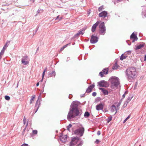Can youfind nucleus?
Returning <instances> with one entry per match:
<instances>
[{
  "label": "nucleus",
  "mask_w": 146,
  "mask_h": 146,
  "mask_svg": "<svg viewBox=\"0 0 146 146\" xmlns=\"http://www.w3.org/2000/svg\"><path fill=\"white\" fill-rule=\"evenodd\" d=\"M80 103V102L77 101H74L72 103L67 116V119L69 121L76 116H80L81 115V111L78 109Z\"/></svg>",
  "instance_id": "obj_1"
},
{
  "label": "nucleus",
  "mask_w": 146,
  "mask_h": 146,
  "mask_svg": "<svg viewBox=\"0 0 146 146\" xmlns=\"http://www.w3.org/2000/svg\"><path fill=\"white\" fill-rule=\"evenodd\" d=\"M126 74L129 81H131L136 77L137 74L136 69L135 68L131 67L127 69Z\"/></svg>",
  "instance_id": "obj_2"
},
{
  "label": "nucleus",
  "mask_w": 146,
  "mask_h": 146,
  "mask_svg": "<svg viewBox=\"0 0 146 146\" xmlns=\"http://www.w3.org/2000/svg\"><path fill=\"white\" fill-rule=\"evenodd\" d=\"M109 81L111 83V87L112 89L117 88L120 84L119 79L115 76H112L109 79Z\"/></svg>",
  "instance_id": "obj_3"
},
{
  "label": "nucleus",
  "mask_w": 146,
  "mask_h": 146,
  "mask_svg": "<svg viewBox=\"0 0 146 146\" xmlns=\"http://www.w3.org/2000/svg\"><path fill=\"white\" fill-rule=\"evenodd\" d=\"M83 143V141H79L77 139L74 138L70 142V146H81Z\"/></svg>",
  "instance_id": "obj_4"
},
{
  "label": "nucleus",
  "mask_w": 146,
  "mask_h": 146,
  "mask_svg": "<svg viewBox=\"0 0 146 146\" xmlns=\"http://www.w3.org/2000/svg\"><path fill=\"white\" fill-rule=\"evenodd\" d=\"M99 28H100V33L101 35H104L106 33V30L104 22H102L99 25Z\"/></svg>",
  "instance_id": "obj_5"
},
{
  "label": "nucleus",
  "mask_w": 146,
  "mask_h": 146,
  "mask_svg": "<svg viewBox=\"0 0 146 146\" xmlns=\"http://www.w3.org/2000/svg\"><path fill=\"white\" fill-rule=\"evenodd\" d=\"M84 129L83 127H82L77 129L74 131V133L80 136H82L84 134Z\"/></svg>",
  "instance_id": "obj_6"
},
{
  "label": "nucleus",
  "mask_w": 146,
  "mask_h": 146,
  "mask_svg": "<svg viewBox=\"0 0 146 146\" xmlns=\"http://www.w3.org/2000/svg\"><path fill=\"white\" fill-rule=\"evenodd\" d=\"M90 41L91 43H95L98 41V38L96 36H95L94 35H92L91 37Z\"/></svg>",
  "instance_id": "obj_7"
},
{
  "label": "nucleus",
  "mask_w": 146,
  "mask_h": 146,
  "mask_svg": "<svg viewBox=\"0 0 146 146\" xmlns=\"http://www.w3.org/2000/svg\"><path fill=\"white\" fill-rule=\"evenodd\" d=\"M130 38L131 39H132V42H134L135 41H137L138 39V38L136 35L134 33H133L131 35Z\"/></svg>",
  "instance_id": "obj_8"
},
{
  "label": "nucleus",
  "mask_w": 146,
  "mask_h": 146,
  "mask_svg": "<svg viewBox=\"0 0 146 146\" xmlns=\"http://www.w3.org/2000/svg\"><path fill=\"white\" fill-rule=\"evenodd\" d=\"M98 83L100 87H106L107 86V83L104 80H102L98 82Z\"/></svg>",
  "instance_id": "obj_9"
},
{
  "label": "nucleus",
  "mask_w": 146,
  "mask_h": 146,
  "mask_svg": "<svg viewBox=\"0 0 146 146\" xmlns=\"http://www.w3.org/2000/svg\"><path fill=\"white\" fill-rule=\"evenodd\" d=\"M104 106V104H103L100 103L96 106V110L98 111L102 110L103 109Z\"/></svg>",
  "instance_id": "obj_10"
},
{
  "label": "nucleus",
  "mask_w": 146,
  "mask_h": 146,
  "mask_svg": "<svg viewBox=\"0 0 146 146\" xmlns=\"http://www.w3.org/2000/svg\"><path fill=\"white\" fill-rule=\"evenodd\" d=\"M107 12L106 11H104L99 14V16L100 17L105 18L107 16Z\"/></svg>",
  "instance_id": "obj_11"
},
{
  "label": "nucleus",
  "mask_w": 146,
  "mask_h": 146,
  "mask_svg": "<svg viewBox=\"0 0 146 146\" xmlns=\"http://www.w3.org/2000/svg\"><path fill=\"white\" fill-rule=\"evenodd\" d=\"M100 22V21H97L95 24H94L92 28V32H94L95 31L96 28L99 24Z\"/></svg>",
  "instance_id": "obj_12"
},
{
  "label": "nucleus",
  "mask_w": 146,
  "mask_h": 146,
  "mask_svg": "<svg viewBox=\"0 0 146 146\" xmlns=\"http://www.w3.org/2000/svg\"><path fill=\"white\" fill-rule=\"evenodd\" d=\"M60 138L62 142H65L67 140V136L66 135L60 136Z\"/></svg>",
  "instance_id": "obj_13"
},
{
  "label": "nucleus",
  "mask_w": 146,
  "mask_h": 146,
  "mask_svg": "<svg viewBox=\"0 0 146 146\" xmlns=\"http://www.w3.org/2000/svg\"><path fill=\"white\" fill-rule=\"evenodd\" d=\"M94 86L95 85L94 84L90 85L87 89L86 90V92L87 93H89L91 92L92 89L94 87Z\"/></svg>",
  "instance_id": "obj_14"
},
{
  "label": "nucleus",
  "mask_w": 146,
  "mask_h": 146,
  "mask_svg": "<svg viewBox=\"0 0 146 146\" xmlns=\"http://www.w3.org/2000/svg\"><path fill=\"white\" fill-rule=\"evenodd\" d=\"M27 56H25L22 59V63L24 65H27L29 63L27 61L25 60H27Z\"/></svg>",
  "instance_id": "obj_15"
},
{
  "label": "nucleus",
  "mask_w": 146,
  "mask_h": 146,
  "mask_svg": "<svg viewBox=\"0 0 146 146\" xmlns=\"http://www.w3.org/2000/svg\"><path fill=\"white\" fill-rule=\"evenodd\" d=\"M99 89L102 91V92L104 95H107L108 94V91L104 88H100Z\"/></svg>",
  "instance_id": "obj_16"
},
{
  "label": "nucleus",
  "mask_w": 146,
  "mask_h": 146,
  "mask_svg": "<svg viewBox=\"0 0 146 146\" xmlns=\"http://www.w3.org/2000/svg\"><path fill=\"white\" fill-rule=\"evenodd\" d=\"M145 44L143 43L142 44H139V45L137 46L136 48V49L138 50L141 49L144 46Z\"/></svg>",
  "instance_id": "obj_17"
},
{
  "label": "nucleus",
  "mask_w": 146,
  "mask_h": 146,
  "mask_svg": "<svg viewBox=\"0 0 146 146\" xmlns=\"http://www.w3.org/2000/svg\"><path fill=\"white\" fill-rule=\"evenodd\" d=\"M110 110L112 112L116 111V107L114 105H112L110 108Z\"/></svg>",
  "instance_id": "obj_18"
},
{
  "label": "nucleus",
  "mask_w": 146,
  "mask_h": 146,
  "mask_svg": "<svg viewBox=\"0 0 146 146\" xmlns=\"http://www.w3.org/2000/svg\"><path fill=\"white\" fill-rule=\"evenodd\" d=\"M40 103L39 101L37 100L36 102V104L35 106V107H36L37 108V110L35 112H36V111L38 110V108L39 107V105H40Z\"/></svg>",
  "instance_id": "obj_19"
},
{
  "label": "nucleus",
  "mask_w": 146,
  "mask_h": 146,
  "mask_svg": "<svg viewBox=\"0 0 146 146\" xmlns=\"http://www.w3.org/2000/svg\"><path fill=\"white\" fill-rule=\"evenodd\" d=\"M102 72L104 74H107L108 73V68H106L104 69L103 70Z\"/></svg>",
  "instance_id": "obj_20"
},
{
  "label": "nucleus",
  "mask_w": 146,
  "mask_h": 146,
  "mask_svg": "<svg viewBox=\"0 0 146 146\" xmlns=\"http://www.w3.org/2000/svg\"><path fill=\"white\" fill-rule=\"evenodd\" d=\"M55 74H56L55 71H53L51 73H50L49 74V76L50 77H52L53 76L55 77Z\"/></svg>",
  "instance_id": "obj_21"
},
{
  "label": "nucleus",
  "mask_w": 146,
  "mask_h": 146,
  "mask_svg": "<svg viewBox=\"0 0 146 146\" xmlns=\"http://www.w3.org/2000/svg\"><path fill=\"white\" fill-rule=\"evenodd\" d=\"M90 114L89 112L88 111H86L84 115V116L86 118L90 116Z\"/></svg>",
  "instance_id": "obj_22"
},
{
  "label": "nucleus",
  "mask_w": 146,
  "mask_h": 146,
  "mask_svg": "<svg viewBox=\"0 0 146 146\" xmlns=\"http://www.w3.org/2000/svg\"><path fill=\"white\" fill-rule=\"evenodd\" d=\"M35 98V95L33 96H32V97L31 98V100H30V104H31L33 103V101L34 100Z\"/></svg>",
  "instance_id": "obj_23"
},
{
  "label": "nucleus",
  "mask_w": 146,
  "mask_h": 146,
  "mask_svg": "<svg viewBox=\"0 0 146 146\" xmlns=\"http://www.w3.org/2000/svg\"><path fill=\"white\" fill-rule=\"evenodd\" d=\"M127 56H126L124 55L123 54H122L121 56L120 59L121 60H123L124 59L126 58Z\"/></svg>",
  "instance_id": "obj_24"
},
{
  "label": "nucleus",
  "mask_w": 146,
  "mask_h": 146,
  "mask_svg": "<svg viewBox=\"0 0 146 146\" xmlns=\"http://www.w3.org/2000/svg\"><path fill=\"white\" fill-rule=\"evenodd\" d=\"M132 98V97L131 96H129L126 100V102L127 103H128L131 100Z\"/></svg>",
  "instance_id": "obj_25"
},
{
  "label": "nucleus",
  "mask_w": 146,
  "mask_h": 146,
  "mask_svg": "<svg viewBox=\"0 0 146 146\" xmlns=\"http://www.w3.org/2000/svg\"><path fill=\"white\" fill-rule=\"evenodd\" d=\"M118 65L116 63H115L113 67V69H117L118 68Z\"/></svg>",
  "instance_id": "obj_26"
},
{
  "label": "nucleus",
  "mask_w": 146,
  "mask_h": 146,
  "mask_svg": "<svg viewBox=\"0 0 146 146\" xmlns=\"http://www.w3.org/2000/svg\"><path fill=\"white\" fill-rule=\"evenodd\" d=\"M145 7L144 9H143V11L142 12V14L144 15L145 17H146V11H145Z\"/></svg>",
  "instance_id": "obj_27"
},
{
  "label": "nucleus",
  "mask_w": 146,
  "mask_h": 146,
  "mask_svg": "<svg viewBox=\"0 0 146 146\" xmlns=\"http://www.w3.org/2000/svg\"><path fill=\"white\" fill-rule=\"evenodd\" d=\"M84 33V31L83 30L80 31H79V32L78 33L79 35H83Z\"/></svg>",
  "instance_id": "obj_28"
},
{
  "label": "nucleus",
  "mask_w": 146,
  "mask_h": 146,
  "mask_svg": "<svg viewBox=\"0 0 146 146\" xmlns=\"http://www.w3.org/2000/svg\"><path fill=\"white\" fill-rule=\"evenodd\" d=\"M112 117L111 116H110L107 119V122L108 123H109L112 119Z\"/></svg>",
  "instance_id": "obj_29"
},
{
  "label": "nucleus",
  "mask_w": 146,
  "mask_h": 146,
  "mask_svg": "<svg viewBox=\"0 0 146 146\" xmlns=\"http://www.w3.org/2000/svg\"><path fill=\"white\" fill-rule=\"evenodd\" d=\"M103 7V6L102 5L99 7L98 8V11L100 12L101 11L104 9Z\"/></svg>",
  "instance_id": "obj_30"
},
{
  "label": "nucleus",
  "mask_w": 146,
  "mask_h": 146,
  "mask_svg": "<svg viewBox=\"0 0 146 146\" xmlns=\"http://www.w3.org/2000/svg\"><path fill=\"white\" fill-rule=\"evenodd\" d=\"M72 125L70 124H69L68 126L67 127V129L68 130L70 131V129L72 127Z\"/></svg>",
  "instance_id": "obj_31"
},
{
  "label": "nucleus",
  "mask_w": 146,
  "mask_h": 146,
  "mask_svg": "<svg viewBox=\"0 0 146 146\" xmlns=\"http://www.w3.org/2000/svg\"><path fill=\"white\" fill-rule=\"evenodd\" d=\"M27 125H28V123H27V124L26 125L25 128L24 129L23 131L22 132V134L23 135H24L25 131V129H26V127H27Z\"/></svg>",
  "instance_id": "obj_32"
},
{
  "label": "nucleus",
  "mask_w": 146,
  "mask_h": 146,
  "mask_svg": "<svg viewBox=\"0 0 146 146\" xmlns=\"http://www.w3.org/2000/svg\"><path fill=\"white\" fill-rule=\"evenodd\" d=\"M5 99L7 100H9L10 99V97L7 96H5Z\"/></svg>",
  "instance_id": "obj_33"
},
{
  "label": "nucleus",
  "mask_w": 146,
  "mask_h": 146,
  "mask_svg": "<svg viewBox=\"0 0 146 146\" xmlns=\"http://www.w3.org/2000/svg\"><path fill=\"white\" fill-rule=\"evenodd\" d=\"M45 71H46V70L44 69L43 72V74H42V79L41 80V82L42 81V80L44 77V74H45Z\"/></svg>",
  "instance_id": "obj_34"
},
{
  "label": "nucleus",
  "mask_w": 146,
  "mask_h": 146,
  "mask_svg": "<svg viewBox=\"0 0 146 146\" xmlns=\"http://www.w3.org/2000/svg\"><path fill=\"white\" fill-rule=\"evenodd\" d=\"M33 133L34 134H36L37 133V131L36 130H33L32 131Z\"/></svg>",
  "instance_id": "obj_35"
},
{
  "label": "nucleus",
  "mask_w": 146,
  "mask_h": 146,
  "mask_svg": "<svg viewBox=\"0 0 146 146\" xmlns=\"http://www.w3.org/2000/svg\"><path fill=\"white\" fill-rule=\"evenodd\" d=\"M130 118V115L128 116L124 121L123 122V123H125L126 121Z\"/></svg>",
  "instance_id": "obj_36"
},
{
  "label": "nucleus",
  "mask_w": 146,
  "mask_h": 146,
  "mask_svg": "<svg viewBox=\"0 0 146 146\" xmlns=\"http://www.w3.org/2000/svg\"><path fill=\"white\" fill-rule=\"evenodd\" d=\"M80 35H79L78 33H77V34H76L74 35V38H76L78 37Z\"/></svg>",
  "instance_id": "obj_37"
},
{
  "label": "nucleus",
  "mask_w": 146,
  "mask_h": 146,
  "mask_svg": "<svg viewBox=\"0 0 146 146\" xmlns=\"http://www.w3.org/2000/svg\"><path fill=\"white\" fill-rule=\"evenodd\" d=\"M103 72H100L99 74V75L101 76L102 77H103Z\"/></svg>",
  "instance_id": "obj_38"
},
{
  "label": "nucleus",
  "mask_w": 146,
  "mask_h": 146,
  "mask_svg": "<svg viewBox=\"0 0 146 146\" xmlns=\"http://www.w3.org/2000/svg\"><path fill=\"white\" fill-rule=\"evenodd\" d=\"M37 12L38 13H41L43 12V10L41 9H38Z\"/></svg>",
  "instance_id": "obj_39"
},
{
  "label": "nucleus",
  "mask_w": 146,
  "mask_h": 146,
  "mask_svg": "<svg viewBox=\"0 0 146 146\" xmlns=\"http://www.w3.org/2000/svg\"><path fill=\"white\" fill-rule=\"evenodd\" d=\"M9 41L7 42L6 43L5 45L4 46L7 47L9 44Z\"/></svg>",
  "instance_id": "obj_40"
},
{
  "label": "nucleus",
  "mask_w": 146,
  "mask_h": 146,
  "mask_svg": "<svg viewBox=\"0 0 146 146\" xmlns=\"http://www.w3.org/2000/svg\"><path fill=\"white\" fill-rule=\"evenodd\" d=\"M26 119L25 118V117H24V118L23 120V124L25 125V124L26 122Z\"/></svg>",
  "instance_id": "obj_41"
},
{
  "label": "nucleus",
  "mask_w": 146,
  "mask_h": 146,
  "mask_svg": "<svg viewBox=\"0 0 146 146\" xmlns=\"http://www.w3.org/2000/svg\"><path fill=\"white\" fill-rule=\"evenodd\" d=\"M92 95L93 96H95L96 95V92H93L92 93Z\"/></svg>",
  "instance_id": "obj_42"
},
{
  "label": "nucleus",
  "mask_w": 146,
  "mask_h": 146,
  "mask_svg": "<svg viewBox=\"0 0 146 146\" xmlns=\"http://www.w3.org/2000/svg\"><path fill=\"white\" fill-rule=\"evenodd\" d=\"M100 141L99 140L97 139L95 141V143H98L99 142H100Z\"/></svg>",
  "instance_id": "obj_43"
},
{
  "label": "nucleus",
  "mask_w": 146,
  "mask_h": 146,
  "mask_svg": "<svg viewBox=\"0 0 146 146\" xmlns=\"http://www.w3.org/2000/svg\"><path fill=\"white\" fill-rule=\"evenodd\" d=\"M70 44V43L66 44L64 46H63V47L65 48L67 46H68V45H69Z\"/></svg>",
  "instance_id": "obj_44"
},
{
  "label": "nucleus",
  "mask_w": 146,
  "mask_h": 146,
  "mask_svg": "<svg viewBox=\"0 0 146 146\" xmlns=\"http://www.w3.org/2000/svg\"><path fill=\"white\" fill-rule=\"evenodd\" d=\"M21 146H29V145L27 144H23Z\"/></svg>",
  "instance_id": "obj_45"
},
{
  "label": "nucleus",
  "mask_w": 146,
  "mask_h": 146,
  "mask_svg": "<svg viewBox=\"0 0 146 146\" xmlns=\"http://www.w3.org/2000/svg\"><path fill=\"white\" fill-rule=\"evenodd\" d=\"M100 134H101V133H100V131H98L97 132V134H98V135H99Z\"/></svg>",
  "instance_id": "obj_46"
},
{
  "label": "nucleus",
  "mask_w": 146,
  "mask_h": 146,
  "mask_svg": "<svg viewBox=\"0 0 146 146\" xmlns=\"http://www.w3.org/2000/svg\"><path fill=\"white\" fill-rule=\"evenodd\" d=\"M7 47L4 46L3 48V49H4L5 50V49H6Z\"/></svg>",
  "instance_id": "obj_47"
},
{
  "label": "nucleus",
  "mask_w": 146,
  "mask_h": 146,
  "mask_svg": "<svg viewBox=\"0 0 146 146\" xmlns=\"http://www.w3.org/2000/svg\"><path fill=\"white\" fill-rule=\"evenodd\" d=\"M64 49V48L63 47H62L61 49H60V51H62Z\"/></svg>",
  "instance_id": "obj_48"
},
{
  "label": "nucleus",
  "mask_w": 146,
  "mask_h": 146,
  "mask_svg": "<svg viewBox=\"0 0 146 146\" xmlns=\"http://www.w3.org/2000/svg\"><path fill=\"white\" fill-rule=\"evenodd\" d=\"M125 97V94H123V96H122V97L123 98H124Z\"/></svg>",
  "instance_id": "obj_49"
},
{
  "label": "nucleus",
  "mask_w": 146,
  "mask_h": 146,
  "mask_svg": "<svg viewBox=\"0 0 146 146\" xmlns=\"http://www.w3.org/2000/svg\"><path fill=\"white\" fill-rule=\"evenodd\" d=\"M39 82H38L36 84V86H38L39 85Z\"/></svg>",
  "instance_id": "obj_50"
},
{
  "label": "nucleus",
  "mask_w": 146,
  "mask_h": 146,
  "mask_svg": "<svg viewBox=\"0 0 146 146\" xmlns=\"http://www.w3.org/2000/svg\"><path fill=\"white\" fill-rule=\"evenodd\" d=\"M144 60L145 61L146 60V54L145 55V57H144Z\"/></svg>",
  "instance_id": "obj_51"
},
{
  "label": "nucleus",
  "mask_w": 146,
  "mask_h": 146,
  "mask_svg": "<svg viewBox=\"0 0 146 146\" xmlns=\"http://www.w3.org/2000/svg\"><path fill=\"white\" fill-rule=\"evenodd\" d=\"M59 16H57L56 18V19H58L59 18Z\"/></svg>",
  "instance_id": "obj_52"
},
{
  "label": "nucleus",
  "mask_w": 146,
  "mask_h": 146,
  "mask_svg": "<svg viewBox=\"0 0 146 146\" xmlns=\"http://www.w3.org/2000/svg\"><path fill=\"white\" fill-rule=\"evenodd\" d=\"M127 93H128V92L127 91H126V92H125V93L124 94H127Z\"/></svg>",
  "instance_id": "obj_53"
},
{
  "label": "nucleus",
  "mask_w": 146,
  "mask_h": 146,
  "mask_svg": "<svg viewBox=\"0 0 146 146\" xmlns=\"http://www.w3.org/2000/svg\"><path fill=\"white\" fill-rule=\"evenodd\" d=\"M69 99H71V98L72 97H70V95L69 96Z\"/></svg>",
  "instance_id": "obj_54"
},
{
  "label": "nucleus",
  "mask_w": 146,
  "mask_h": 146,
  "mask_svg": "<svg viewBox=\"0 0 146 146\" xmlns=\"http://www.w3.org/2000/svg\"><path fill=\"white\" fill-rule=\"evenodd\" d=\"M62 19V17H61L60 18V19L59 20H60L61 19Z\"/></svg>",
  "instance_id": "obj_55"
},
{
  "label": "nucleus",
  "mask_w": 146,
  "mask_h": 146,
  "mask_svg": "<svg viewBox=\"0 0 146 146\" xmlns=\"http://www.w3.org/2000/svg\"><path fill=\"white\" fill-rule=\"evenodd\" d=\"M128 52L129 53V54L131 53V52L130 51H128Z\"/></svg>",
  "instance_id": "obj_56"
},
{
  "label": "nucleus",
  "mask_w": 146,
  "mask_h": 146,
  "mask_svg": "<svg viewBox=\"0 0 146 146\" xmlns=\"http://www.w3.org/2000/svg\"><path fill=\"white\" fill-rule=\"evenodd\" d=\"M67 59L68 60H69V59H70V58H67Z\"/></svg>",
  "instance_id": "obj_57"
},
{
  "label": "nucleus",
  "mask_w": 146,
  "mask_h": 146,
  "mask_svg": "<svg viewBox=\"0 0 146 146\" xmlns=\"http://www.w3.org/2000/svg\"><path fill=\"white\" fill-rule=\"evenodd\" d=\"M130 44H128V45H130Z\"/></svg>",
  "instance_id": "obj_58"
},
{
  "label": "nucleus",
  "mask_w": 146,
  "mask_h": 146,
  "mask_svg": "<svg viewBox=\"0 0 146 146\" xmlns=\"http://www.w3.org/2000/svg\"><path fill=\"white\" fill-rule=\"evenodd\" d=\"M82 97H83V95H82V96H81Z\"/></svg>",
  "instance_id": "obj_59"
},
{
  "label": "nucleus",
  "mask_w": 146,
  "mask_h": 146,
  "mask_svg": "<svg viewBox=\"0 0 146 146\" xmlns=\"http://www.w3.org/2000/svg\"><path fill=\"white\" fill-rule=\"evenodd\" d=\"M82 97H83V95H82V96H81Z\"/></svg>",
  "instance_id": "obj_60"
},
{
  "label": "nucleus",
  "mask_w": 146,
  "mask_h": 146,
  "mask_svg": "<svg viewBox=\"0 0 146 146\" xmlns=\"http://www.w3.org/2000/svg\"><path fill=\"white\" fill-rule=\"evenodd\" d=\"M117 0L119 1L120 0Z\"/></svg>",
  "instance_id": "obj_61"
}]
</instances>
